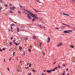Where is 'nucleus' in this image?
<instances>
[{"instance_id":"obj_1","label":"nucleus","mask_w":75,"mask_h":75,"mask_svg":"<svg viewBox=\"0 0 75 75\" xmlns=\"http://www.w3.org/2000/svg\"><path fill=\"white\" fill-rule=\"evenodd\" d=\"M23 10L25 11H26L28 13H29V14H30V16H31V17H33V18H36V19H38L37 17L35 16V14L32 13L31 12H30L26 10L25 9H23Z\"/></svg>"},{"instance_id":"obj_2","label":"nucleus","mask_w":75,"mask_h":75,"mask_svg":"<svg viewBox=\"0 0 75 75\" xmlns=\"http://www.w3.org/2000/svg\"><path fill=\"white\" fill-rule=\"evenodd\" d=\"M24 13H25V14H27V17L28 18H29V20L32 19V18H31V16H30V14L27 13L26 12H25Z\"/></svg>"},{"instance_id":"obj_3","label":"nucleus","mask_w":75,"mask_h":75,"mask_svg":"<svg viewBox=\"0 0 75 75\" xmlns=\"http://www.w3.org/2000/svg\"><path fill=\"white\" fill-rule=\"evenodd\" d=\"M16 8L15 7H10V9L11 10H14L13 9H16Z\"/></svg>"},{"instance_id":"obj_4","label":"nucleus","mask_w":75,"mask_h":75,"mask_svg":"<svg viewBox=\"0 0 75 75\" xmlns=\"http://www.w3.org/2000/svg\"><path fill=\"white\" fill-rule=\"evenodd\" d=\"M62 45V43H59L57 45V47H60V46H61Z\"/></svg>"},{"instance_id":"obj_5","label":"nucleus","mask_w":75,"mask_h":75,"mask_svg":"<svg viewBox=\"0 0 75 75\" xmlns=\"http://www.w3.org/2000/svg\"><path fill=\"white\" fill-rule=\"evenodd\" d=\"M50 37H48V38H47V43H48L49 42H50Z\"/></svg>"},{"instance_id":"obj_6","label":"nucleus","mask_w":75,"mask_h":75,"mask_svg":"<svg viewBox=\"0 0 75 75\" xmlns=\"http://www.w3.org/2000/svg\"><path fill=\"white\" fill-rule=\"evenodd\" d=\"M16 29L17 30V31H18V32H19V31H20V29L19 28H18V26H17Z\"/></svg>"},{"instance_id":"obj_7","label":"nucleus","mask_w":75,"mask_h":75,"mask_svg":"<svg viewBox=\"0 0 75 75\" xmlns=\"http://www.w3.org/2000/svg\"><path fill=\"white\" fill-rule=\"evenodd\" d=\"M52 71V70H47V72H48V73H50Z\"/></svg>"},{"instance_id":"obj_8","label":"nucleus","mask_w":75,"mask_h":75,"mask_svg":"<svg viewBox=\"0 0 75 75\" xmlns=\"http://www.w3.org/2000/svg\"><path fill=\"white\" fill-rule=\"evenodd\" d=\"M63 15H64V16H69V15L67 14H65V13H63Z\"/></svg>"},{"instance_id":"obj_9","label":"nucleus","mask_w":75,"mask_h":75,"mask_svg":"<svg viewBox=\"0 0 75 75\" xmlns=\"http://www.w3.org/2000/svg\"><path fill=\"white\" fill-rule=\"evenodd\" d=\"M34 11H36V12H37V13H40V12H41V11H37V10H36V9H34Z\"/></svg>"},{"instance_id":"obj_10","label":"nucleus","mask_w":75,"mask_h":75,"mask_svg":"<svg viewBox=\"0 0 75 75\" xmlns=\"http://www.w3.org/2000/svg\"><path fill=\"white\" fill-rule=\"evenodd\" d=\"M33 39H34V40H36L37 39V38H36V37H35V36H33Z\"/></svg>"},{"instance_id":"obj_11","label":"nucleus","mask_w":75,"mask_h":75,"mask_svg":"<svg viewBox=\"0 0 75 75\" xmlns=\"http://www.w3.org/2000/svg\"><path fill=\"white\" fill-rule=\"evenodd\" d=\"M37 19H35V18H33L32 20V21H35V20H36Z\"/></svg>"},{"instance_id":"obj_12","label":"nucleus","mask_w":75,"mask_h":75,"mask_svg":"<svg viewBox=\"0 0 75 75\" xmlns=\"http://www.w3.org/2000/svg\"><path fill=\"white\" fill-rule=\"evenodd\" d=\"M14 44H16V45H19V43L17 44V43L15 42L14 43Z\"/></svg>"},{"instance_id":"obj_13","label":"nucleus","mask_w":75,"mask_h":75,"mask_svg":"<svg viewBox=\"0 0 75 75\" xmlns=\"http://www.w3.org/2000/svg\"><path fill=\"white\" fill-rule=\"evenodd\" d=\"M9 13H14V12L11 11H9Z\"/></svg>"},{"instance_id":"obj_14","label":"nucleus","mask_w":75,"mask_h":75,"mask_svg":"<svg viewBox=\"0 0 75 75\" xmlns=\"http://www.w3.org/2000/svg\"><path fill=\"white\" fill-rule=\"evenodd\" d=\"M22 49V47L20 46L19 47V49L21 50H21Z\"/></svg>"},{"instance_id":"obj_15","label":"nucleus","mask_w":75,"mask_h":75,"mask_svg":"<svg viewBox=\"0 0 75 75\" xmlns=\"http://www.w3.org/2000/svg\"><path fill=\"white\" fill-rule=\"evenodd\" d=\"M9 44L10 45H12L13 44V43L11 42H9Z\"/></svg>"},{"instance_id":"obj_16","label":"nucleus","mask_w":75,"mask_h":75,"mask_svg":"<svg viewBox=\"0 0 75 75\" xmlns=\"http://www.w3.org/2000/svg\"><path fill=\"white\" fill-rule=\"evenodd\" d=\"M38 25L41 28H43L42 27H41V26H42V25Z\"/></svg>"},{"instance_id":"obj_17","label":"nucleus","mask_w":75,"mask_h":75,"mask_svg":"<svg viewBox=\"0 0 75 75\" xmlns=\"http://www.w3.org/2000/svg\"><path fill=\"white\" fill-rule=\"evenodd\" d=\"M61 27L62 28H65V27L64 26H62Z\"/></svg>"},{"instance_id":"obj_18","label":"nucleus","mask_w":75,"mask_h":75,"mask_svg":"<svg viewBox=\"0 0 75 75\" xmlns=\"http://www.w3.org/2000/svg\"><path fill=\"white\" fill-rule=\"evenodd\" d=\"M66 65V64H62L63 67H65Z\"/></svg>"},{"instance_id":"obj_19","label":"nucleus","mask_w":75,"mask_h":75,"mask_svg":"<svg viewBox=\"0 0 75 75\" xmlns=\"http://www.w3.org/2000/svg\"><path fill=\"white\" fill-rule=\"evenodd\" d=\"M32 71H33V72H35L36 71L35 70V69H33L32 70Z\"/></svg>"},{"instance_id":"obj_20","label":"nucleus","mask_w":75,"mask_h":75,"mask_svg":"<svg viewBox=\"0 0 75 75\" xmlns=\"http://www.w3.org/2000/svg\"><path fill=\"white\" fill-rule=\"evenodd\" d=\"M6 50V48L5 47L3 48L2 49V50H3V51H4V50Z\"/></svg>"},{"instance_id":"obj_21","label":"nucleus","mask_w":75,"mask_h":75,"mask_svg":"<svg viewBox=\"0 0 75 75\" xmlns=\"http://www.w3.org/2000/svg\"><path fill=\"white\" fill-rule=\"evenodd\" d=\"M57 68H58V67H57H57H55L54 68V69H55H55H56Z\"/></svg>"},{"instance_id":"obj_22","label":"nucleus","mask_w":75,"mask_h":75,"mask_svg":"<svg viewBox=\"0 0 75 75\" xmlns=\"http://www.w3.org/2000/svg\"><path fill=\"white\" fill-rule=\"evenodd\" d=\"M64 33H67V31H64Z\"/></svg>"},{"instance_id":"obj_23","label":"nucleus","mask_w":75,"mask_h":75,"mask_svg":"<svg viewBox=\"0 0 75 75\" xmlns=\"http://www.w3.org/2000/svg\"><path fill=\"white\" fill-rule=\"evenodd\" d=\"M5 6L6 7H8V6L7 4H6L5 5Z\"/></svg>"},{"instance_id":"obj_24","label":"nucleus","mask_w":75,"mask_h":75,"mask_svg":"<svg viewBox=\"0 0 75 75\" xmlns=\"http://www.w3.org/2000/svg\"><path fill=\"white\" fill-rule=\"evenodd\" d=\"M19 7H20L21 8H23V7L21 5L19 6Z\"/></svg>"},{"instance_id":"obj_25","label":"nucleus","mask_w":75,"mask_h":75,"mask_svg":"<svg viewBox=\"0 0 75 75\" xmlns=\"http://www.w3.org/2000/svg\"><path fill=\"white\" fill-rule=\"evenodd\" d=\"M11 40H13V36H12V37H11Z\"/></svg>"},{"instance_id":"obj_26","label":"nucleus","mask_w":75,"mask_h":75,"mask_svg":"<svg viewBox=\"0 0 75 75\" xmlns=\"http://www.w3.org/2000/svg\"><path fill=\"white\" fill-rule=\"evenodd\" d=\"M16 53V52H14L13 53V56H14V55H15V53Z\"/></svg>"},{"instance_id":"obj_27","label":"nucleus","mask_w":75,"mask_h":75,"mask_svg":"<svg viewBox=\"0 0 75 75\" xmlns=\"http://www.w3.org/2000/svg\"><path fill=\"white\" fill-rule=\"evenodd\" d=\"M58 67L59 68H61V66H59V65H58Z\"/></svg>"},{"instance_id":"obj_28","label":"nucleus","mask_w":75,"mask_h":75,"mask_svg":"<svg viewBox=\"0 0 75 75\" xmlns=\"http://www.w3.org/2000/svg\"><path fill=\"white\" fill-rule=\"evenodd\" d=\"M29 67H31V64H30Z\"/></svg>"},{"instance_id":"obj_29","label":"nucleus","mask_w":75,"mask_h":75,"mask_svg":"<svg viewBox=\"0 0 75 75\" xmlns=\"http://www.w3.org/2000/svg\"><path fill=\"white\" fill-rule=\"evenodd\" d=\"M2 9H3V8H2V7H1L0 8V11H1V10H2Z\"/></svg>"},{"instance_id":"obj_30","label":"nucleus","mask_w":75,"mask_h":75,"mask_svg":"<svg viewBox=\"0 0 75 75\" xmlns=\"http://www.w3.org/2000/svg\"><path fill=\"white\" fill-rule=\"evenodd\" d=\"M71 47H72V48H74V46L73 45H71Z\"/></svg>"},{"instance_id":"obj_31","label":"nucleus","mask_w":75,"mask_h":75,"mask_svg":"<svg viewBox=\"0 0 75 75\" xmlns=\"http://www.w3.org/2000/svg\"><path fill=\"white\" fill-rule=\"evenodd\" d=\"M55 71V69H54L52 70V71Z\"/></svg>"},{"instance_id":"obj_32","label":"nucleus","mask_w":75,"mask_h":75,"mask_svg":"<svg viewBox=\"0 0 75 75\" xmlns=\"http://www.w3.org/2000/svg\"><path fill=\"white\" fill-rule=\"evenodd\" d=\"M18 12L19 13H20V14H21V12L19 11H18Z\"/></svg>"},{"instance_id":"obj_33","label":"nucleus","mask_w":75,"mask_h":75,"mask_svg":"<svg viewBox=\"0 0 75 75\" xmlns=\"http://www.w3.org/2000/svg\"><path fill=\"white\" fill-rule=\"evenodd\" d=\"M28 50L29 51H30V52H31V50L30 49H29Z\"/></svg>"},{"instance_id":"obj_34","label":"nucleus","mask_w":75,"mask_h":75,"mask_svg":"<svg viewBox=\"0 0 75 75\" xmlns=\"http://www.w3.org/2000/svg\"><path fill=\"white\" fill-rule=\"evenodd\" d=\"M0 2H1V3L3 2V1H2V0H0Z\"/></svg>"},{"instance_id":"obj_35","label":"nucleus","mask_w":75,"mask_h":75,"mask_svg":"<svg viewBox=\"0 0 75 75\" xmlns=\"http://www.w3.org/2000/svg\"><path fill=\"white\" fill-rule=\"evenodd\" d=\"M11 25L12 26H14V24H11Z\"/></svg>"},{"instance_id":"obj_36","label":"nucleus","mask_w":75,"mask_h":75,"mask_svg":"<svg viewBox=\"0 0 75 75\" xmlns=\"http://www.w3.org/2000/svg\"><path fill=\"white\" fill-rule=\"evenodd\" d=\"M30 47L31 49V48H32L33 47H32V45H31L30 46Z\"/></svg>"},{"instance_id":"obj_37","label":"nucleus","mask_w":75,"mask_h":75,"mask_svg":"<svg viewBox=\"0 0 75 75\" xmlns=\"http://www.w3.org/2000/svg\"><path fill=\"white\" fill-rule=\"evenodd\" d=\"M70 32H71V31H72V30H68Z\"/></svg>"},{"instance_id":"obj_38","label":"nucleus","mask_w":75,"mask_h":75,"mask_svg":"<svg viewBox=\"0 0 75 75\" xmlns=\"http://www.w3.org/2000/svg\"><path fill=\"white\" fill-rule=\"evenodd\" d=\"M56 64V61L53 63V64Z\"/></svg>"},{"instance_id":"obj_39","label":"nucleus","mask_w":75,"mask_h":75,"mask_svg":"<svg viewBox=\"0 0 75 75\" xmlns=\"http://www.w3.org/2000/svg\"><path fill=\"white\" fill-rule=\"evenodd\" d=\"M7 69H8V71H10V69H9V68H8Z\"/></svg>"},{"instance_id":"obj_40","label":"nucleus","mask_w":75,"mask_h":75,"mask_svg":"<svg viewBox=\"0 0 75 75\" xmlns=\"http://www.w3.org/2000/svg\"><path fill=\"white\" fill-rule=\"evenodd\" d=\"M4 62H6V59H4Z\"/></svg>"},{"instance_id":"obj_41","label":"nucleus","mask_w":75,"mask_h":75,"mask_svg":"<svg viewBox=\"0 0 75 75\" xmlns=\"http://www.w3.org/2000/svg\"><path fill=\"white\" fill-rule=\"evenodd\" d=\"M28 38H26V40H28Z\"/></svg>"},{"instance_id":"obj_42","label":"nucleus","mask_w":75,"mask_h":75,"mask_svg":"<svg viewBox=\"0 0 75 75\" xmlns=\"http://www.w3.org/2000/svg\"><path fill=\"white\" fill-rule=\"evenodd\" d=\"M68 70H69V69H66L67 71H68Z\"/></svg>"},{"instance_id":"obj_43","label":"nucleus","mask_w":75,"mask_h":75,"mask_svg":"<svg viewBox=\"0 0 75 75\" xmlns=\"http://www.w3.org/2000/svg\"><path fill=\"white\" fill-rule=\"evenodd\" d=\"M64 74H65V73H63V75H64Z\"/></svg>"},{"instance_id":"obj_44","label":"nucleus","mask_w":75,"mask_h":75,"mask_svg":"<svg viewBox=\"0 0 75 75\" xmlns=\"http://www.w3.org/2000/svg\"><path fill=\"white\" fill-rule=\"evenodd\" d=\"M62 24H63V25H66L65 24H64V23H62Z\"/></svg>"},{"instance_id":"obj_45","label":"nucleus","mask_w":75,"mask_h":75,"mask_svg":"<svg viewBox=\"0 0 75 75\" xmlns=\"http://www.w3.org/2000/svg\"><path fill=\"white\" fill-rule=\"evenodd\" d=\"M12 5H11V4H9V6H11Z\"/></svg>"},{"instance_id":"obj_46","label":"nucleus","mask_w":75,"mask_h":75,"mask_svg":"<svg viewBox=\"0 0 75 75\" xmlns=\"http://www.w3.org/2000/svg\"><path fill=\"white\" fill-rule=\"evenodd\" d=\"M43 55H45V53H43Z\"/></svg>"},{"instance_id":"obj_47","label":"nucleus","mask_w":75,"mask_h":75,"mask_svg":"<svg viewBox=\"0 0 75 75\" xmlns=\"http://www.w3.org/2000/svg\"><path fill=\"white\" fill-rule=\"evenodd\" d=\"M0 51H2V50L1 49H0Z\"/></svg>"},{"instance_id":"obj_48","label":"nucleus","mask_w":75,"mask_h":75,"mask_svg":"<svg viewBox=\"0 0 75 75\" xmlns=\"http://www.w3.org/2000/svg\"><path fill=\"white\" fill-rule=\"evenodd\" d=\"M56 29H57V30H58V29H59V28H56Z\"/></svg>"},{"instance_id":"obj_49","label":"nucleus","mask_w":75,"mask_h":75,"mask_svg":"<svg viewBox=\"0 0 75 75\" xmlns=\"http://www.w3.org/2000/svg\"><path fill=\"white\" fill-rule=\"evenodd\" d=\"M10 31H11V32H13V30H10Z\"/></svg>"},{"instance_id":"obj_50","label":"nucleus","mask_w":75,"mask_h":75,"mask_svg":"<svg viewBox=\"0 0 75 75\" xmlns=\"http://www.w3.org/2000/svg\"><path fill=\"white\" fill-rule=\"evenodd\" d=\"M11 29H12V30H13V27L12 26L11 27Z\"/></svg>"},{"instance_id":"obj_51","label":"nucleus","mask_w":75,"mask_h":75,"mask_svg":"<svg viewBox=\"0 0 75 75\" xmlns=\"http://www.w3.org/2000/svg\"><path fill=\"white\" fill-rule=\"evenodd\" d=\"M24 54H23V55H25V52H24Z\"/></svg>"},{"instance_id":"obj_52","label":"nucleus","mask_w":75,"mask_h":75,"mask_svg":"<svg viewBox=\"0 0 75 75\" xmlns=\"http://www.w3.org/2000/svg\"><path fill=\"white\" fill-rule=\"evenodd\" d=\"M13 42H15V40H13Z\"/></svg>"},{"instance_id":"obj_53","label":"nucleus","mask_w":75,"mask_h":75,"mask_svg":"<svg viewBox=\"0 0 75 75\" xmlns=\"http://www.w3.org/2000/svg\"><path fill=\"white\" fill-rule=\"evenodd\" d=\"M68 31H69L67 30V33H69V32Z\"/></svg>"},{"instance_id":"obj_54","label":"nucleus","mask_w":75,"mask_h":75,"mask_svg":"<svg viewBox=\"0 0 75 75\" xmlns=\"http://www.w3.org/2000/svg\"><path fill=\"white\" fill-rule=\"evenodd\" d=\"M67 74V75H69V73H68Z\"/></svg>"},{"instance_id":"obj_55","label":"nucleus","mask_w":75,"mask_h":75,"mask_svg":"<svg viewBox=\"0 0 75 75\" xmlns=\"http://www.w3.org/2000/svg\"><path fill=\"white\" fill-rule=\"evenodd\" d=\"M67 25V26H68V25H67L66 24V25Z\"/></svg>"},{"instance_id":"obj_56","label":"nucleus","mask_w":75,"mask_h":75,"mask_svg":"<svg viewBox=\"0 0 75 75\" xmlns=\"http://www.w3.org/2000/svg\"><path fill=\"white\" fill-rule=\"evenodd\" d=\"M28 74H29V75H30V73H28Z\"/></svg>"},{"instance_id":"obj_57","label":"nucleus","mask_w":75,"mask_h":75,"mask_svg":"<svg viewBox=\"0 0 75 75\" xmlns=\"http://www.w3.org/2000/svg\"><path fill=\"white\" fill-rule=\"evenodd\" d=\"M26 69H28V67H26Z\"/></svg>"},{"instance_id":"obj_58","label":"nucleus","mask_w":75,"mask_h":75,"mask_svg":"<svg viewBox=\"0 0 75 75\" xmlns=\"http://www.w3.org/2000/svg\"><path fill=\"white\" fill-rule=\"evenodd\" d=\"M21 31H24V30H21Z\"/></svg>"},{"instance_id":"obj_59","label":"nucleus","mask_w":75,"mask_h":75,"mask_svg":"<svg viewBox=\"0 0 75 75\" xmlns=\"http://www.w3.org/2000/svg\"><path fill=\"white\" fill-rule=\"evenodd\" d=\"M43 71H44V72H45V70H44Z\"/></svg>"},{"instance_id":"obj_60","label":"nucleus","mask_w":75,"mask_h":75,"mask_svg":"<svg viewBox=\"0 0 75 75\" xmlns=\"http://www.w3.org/2000/svg\"><path fill=\"white\" fill-rule=\"evenodd\" d=\"M39 3H41V2H39Z\"/></svg>"},{"instance_id":"obj_61","label":"nucleus","mask_w":75,"mask_h":75,"mask_svg":"<svg viewBox=\"0 0 75 75\" xmlns=\"http://www.w3.org/2000/svg\"><path fill=\"white\" fill-rule=\"evenodd\" d=\"M72 0V1H73L74 2V0Z\"/></svg>"},{"instance_id":"obj_62","label":"nucleus","mask_w":75,"mask_h":75,"mask_svg":"<svg viewBox=\"0 0 75 75\" xmlns=\"http://www.w3.org/2000/svg\"><path fill=\"white\" fill-rule=\"evenodd\" d=\"M14 23H17L16 22H14Z\"/></svg>"},{"instance_id":"obj_63","label":"nucleus","mask_w":75,"mask_h":75,"mask_svg":"<svg viewBox=\"0 0 75 75\" xmlns=\"http://www.w3.org/2000/svg\"><path fill=\"white\" fill-rule=\"evenodd\" d=\"M43 28H45V27H43Z\"/></svg>"},{"instance_id":"obj_64","label":"nucleus","mask_w":75,"mask_h":75,"mask_svg":"<svg viewBox=\"0 0 75 75\" xmlns=\"http://www.w3.org/2000/svg\"><path fill=\"white\" fill-rule=\"evenodd\" d=\"M44 75V74H42V75Z\"/></svg>"}]
</instances>
